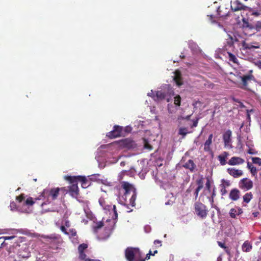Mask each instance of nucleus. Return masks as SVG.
<instances>
[{
  "mask_svg": "<svg viewBox=\"0 0 261 261\" xmlns=\"http://www.w3.org/2000/svg\"><path fill=\"white\" fill-rule=\"evenodd\" d=\"M122 187L124 190L122 196L125 200V204H129L132 206H135V201L137 198V191L136 188L132 184L126 181L122 182Z\"/></svg>",
  "mask_w": 261,
  "mask_h": 261,
  "instance_id": "nucleus-1",
  "label": "nucleus"
},
{
  "mask_svg": "<svg viewBox=\"0 0 261 261\" xmlns=\"http://www.w3.org/2000/svg\"><path fill=\"white\" fill-rule=\"evenodd\" d=\"M81 178L82 180H85V176H66L65 179L68 181L71 184L69 188V193L70 195L74 197L77 198L79 194V190L77 186V179Z\"/></svg>",
  "mask_w": 261,
  "mask_h": 261,
  "instance_id": "nucleus-2",
  "label": "nucleus"
},
{
  "mask_svg": "<svg viewBox=\"0 0 261 261\" xmlns=\"http://www.w3.org/2000/svg\"><path fill=\"white\" fill-rule=\"evenodd\" d=\"M125 256L128 261H145L141 258V252L138 248L127 247L125 250Z\"/></svg>",
  "mask_w": 261,
  "mask_h": 261,
  "instance_id": "nucleus-3",
  "label": "nucleus"
},
{
  "mask_svg": "<svg viewBox=\"0 0 261 261\" xmlns=\"http://www.w3.org/2000/svg\"><path fill=\"white\" fill-rule=\"evenodd\" d=\"M60 190L59 188H46L43 191L41 195L48 203H50L57 198Z\"/></svg>",
  "mask_w": 261,
  "mask_h": 261,
  "instance_id": "nucleus-4",
  "label": "nucleus"
},
{
  "mask_svg": "<svg viewBox=\"0 0 261 261\" xmlns=\"http://www.w3.org/2000/svg\"><path fill=\"white\" fill-rule=\"evenodd\" d=\"M194 211L196 215L202 219L206 218L208 212L206 206L200 202L195 203Z\"/></svg>",
  "mask_w": 261,
  "mask_h": 261,
  "instance_id": "nucleus-5",
  "label": "nucleus"
},
{
  "mask_svg": "<svg viewBox=\"0 0 261 261\" xmlns=\"http://www.w3.org/2000/svg\"><path fill=\"white\" fill-rule=\"evenodd\" d=\"M115 224V219H107L105 222L103 221L97 222L95 226V228L99 229L102 227H104L106 233H109L113 230Z\"/></svg>",
  "mask_w": 261,
  "mask_h": 261,
  "instance_id": "nucleus-6",
  "label": "nucleus"
},
{
  "mask_svg": "<svg viewBox=\"0 0 261 261\" xmlns=\"http://www.w3.org/2000/svg\"><path fill=\"white\" fill-rule=\"evenodd\" d=\"M238 185L240 189L244 191H247L253 188V183L250 179L245 177L239 181Z\"/></svg>",
  "mask_w": 261,
  "mask_h": 261,
  "instance_id": "nucleus-7",
  "label": "nucleus"
},
{
  "mask_svg": "<svg viewBox=\"0 0 261 261\" xmlns=\"http://www.w3.org/2000/svg\"><path fill=\"white\" fill-rule=\"evenodd\" d=\"M123 127L119 125H115L113 127V129L108 133L107 137L110 139H114L119 137L122 135Z\"/></svg>",
  "mask_w": 261,
  "mask_h": 261,
  "instance_id": "nucleus-8",
  "label": "nucleus"
},
{
  "mask_svg": "<svg viewBox=\"0 0 261 261\" xmlns=\"http://www.w3.org/2000/svg\"><path fill=\"white\" fill-rule=\"evenodd\" d=\"M119 146L122 148L127 149L135 148L136 147V144L130 139L126 138L119 141Z\"/></svg>",
  "mask_w": 261,
  "mask_h": 261,
  "instance_id": "nucleus-9",
  "label": "nucleus"
},
{
  "mask_svg": "<svg viewBox=\"0 0 261 261\" xmlns=\"http://www.w3.org/2000/svg\"><path fill=\"white\" fill-rule=\"evenodd\" d=\"M248 7L244 5L239 0H236L231 3V9L233 12L238 11L240 10H247Z\"/></svg>",
  "mask_w": 261,
  "mask_h": 261,
  "instance_id": "nucleus-10",
  "label": "nucleus"
},
{
  "mask_svg": "<svg viewBox=\"0 0 261 261\" xmlns=\"http://www.w3.org/2000/svg\"><path fill=\"white\" fill-rule=\"evenodd\" d=\"M195 184L197 187L194 191V195L195 196V199H196L198 196L199 191L203 188V178L201 176L197 179Z\"/></svg>",
  "mask_w": 261,
  "mask_h": 261,
  "instance_id": "nucleus-11",
  "label": "nucleus"
},
{
  "mask_svg": "<svg viewBox=\"0 0 261 261\" xmlns=\"http://www.w3.org/2000/svg\"><path fill=\"white\" fill-rule=\"evenodd\" d=\"M232 132L230 129L227 130L223 135V140L225 146H228L231 141Z\"/></svg>",
  "mask_w": 261,
  "mask_h": 261,
  "instance_id": "nucleus-12",
  "label": "nucleus"
},
{
  "mask_svg": "<svg viewBox=\"0 0 261 261\" xmlns=\"http://www.w3.org/2000/svg\"><path fill=\"white\" fill-rule=\"evenodd\" d=\"M227 171L229 175L234 178H238L243 174V172L241 170L237 169L234 168H229L227 169Z\"/></svg>",
  "mask_w": 261,
  "mask_h": 261,
  "instance_id": "nucleus-13",
  "label": "nucleus"
},
{
  "mask_svg": "<svg viewBox=\"0 0 261 261\" xmlns=\"http://www.w3.org/2000/svg\"><path fill=\"white\" fill-rule=\"evenodd\" d=\"M244 162V160L240 157L233 156L228 161V164L231 166H235L242 164Z\"/></svg>",
  "mask_w": 261,
  "mask_h": 261,
  "instance_id": "nucleus-14",
  "label": "nucleus"
},
{
  "mask_svg": "<svg viewBox=\"0 0 261 261\" xmlns=\"http://www.w3.org/2000/svg\"><path fill=\"white\" fill-rule=\"evenodd\" d=\"M217 14L220 17H225L228 15L229 10L224 6H219L217 10Z\"/></svg>",
  "mask_w": 261,
  "mask_h": 261,
  "instance_id": "nucleus-15",
  "label": "nucleus"
},
{
  "mask_svg": "<svg viewBox=\"0 0 261 261\" xmlns=\"http://www.w3.org/2000/svg\"><path fill=\"white\" fill-rule=\"evenodd\" d=\"M240 191L238 189L234 188L230 191L229 197L232 200L237 201L240 198Z\"/></svg>",
  "mask_w": 261,
  "mask_h": 261,
  "instance_id": "nucleus-16",
  "label": "nucleus"
},
{
  "mask_svg": "<svg viewBox=\"0 0 261 261\" xmlns=\"http://www.w3.org/2000/svg\"><path fill=\"white\" fill-rule=\"evenodd\" d=\"M253 78V76L251 74L245 75L241 76L243 86L241 87L242 89H246L248 85L247 82L252 80Z\"/></svg>",
  "mask_w": 261,
  "mask_h": 261,
  "instance_id": "nucleus-17",
  "label": "nucleus"
},
{
  "mask_svg": "<svg viewBox=\"0 0 261 261\" xmlns=\"http://www.w3.org/2000/svg\"><path fill=\"white\" fill-rule=\"evenodd\" d=\"M228 155V153L225 151L222 154L219 155L218 156V159L221 165L224 166L226 164V159Z\"/></svg>",
  "mask_w": 261,
  "mask_h": 261,
  "instance_id": "nucleus-18",
  "label": "nucleus"
},
{
  "mask_svg": "<svg viewBox=\"0 0 261 261\" xmlns=\"http://www.w3.org/2000/svg\"><path fill=\"white\" fill-rule=\"evenodd\" d=\"M99 204L102 207L103 209L106 211H109L112 208V206L107 204L106 201L103 198H100L99 199Z\"/></svg>",
  "mask_w": 261,
  "mask_h": 261,
  "instance_id": "nucleus-19",
  "label": "nucleus"
},
{
  "mask_svg": "<svg viewBox=\"0 0 261 261\" xmlns=\"http://www.w3.org/2000/svg\"><path fill=\"white\" fill-rule=\"evenodd\" d=\"M174 80L176 84L178 86H181L182 84V78L181 76V73L179 71H175V76L174 77Z\"/></svg>",
  "mask_w": 261,
  "mask_h": 261,
  "instance_id": "nucleus-20",
  "label": "nucleus"
},
{
  "mask_svg": "<svg viewBox=\"0 0 261 261\" xmlns=\"http://www.w3.org/2000/svg\"><path fill=\"white\" fill-rule=\"evenodd\" d=\"M213 137V135L212 134H211L209 135L207 140H206V141L205 142V143H204V150L205 151H209L210 150V145L212 143Z\"/></svg>",
  "mask_w": 261,
  "mask_h": 261,
  "instance_id": "nucleus-21",
  "label": "nucleus"
},
{
  "mask_svg": "<svg viewBox=\"0 0 261 261\" xmlns=\"http://www.w3.org/2000/svg\"><path fill=\"white\" fill-rule=\"evenodd\" d=\"M242 250L244 252H250L252 249V244L248 241H246L242 245Z\"/></svg>",
  "mask_w": 261,
  "mask_h": 261,
  "instance_id": "nucleus-22",
  "label": "nucleus"
},
{
  "mask_svg": "<svg viewBox=\"0 0 261 261\" xmlns=\"http://www.w3.org/2000/svg\"><path fill=\"white\" fill-rule=\"evenodd\" d=\"M184 167L186 169H189L191 171H193L195 165L193 160H189L185 164Z\"/></svg>",
  "mask_w": 261,
  "mask_h": 261,
  "instance_id": "nucleus-23",
  "label": "nucleus"
},
{
  "mask_svg": "<svg viewBox=\"0 0 261 261\" xmlns=\"http://www.w3.org/2000/svg\"><path fill=\"white\" fill-rule=\"evenodd\" d=\"M15 238V236H14L0 237V242H2V243L0 244V248L4 247L7 245V244L5 243V240H12Z\"/></svg>",
  "mask_w": 261,
  "mask_h": 261,
  "instance_id": "nucleus-24",
  "label": "nucleus"
},
{
  "mask_svg": "<svg viewBox=\"0 0 261 261\" xmlns=\"http://www.w3.org/2000/svg\"><path fill=\"white\" fill-rule=\"evenodd\" d=\"M252 198L253 194L251 192L247 193L243 196V202L246 203H248Z\"/></svg>",
  "mask_w": 261,
  "mask_h": 261,
  "instance_id": "nucleus-25",
  "label": "nucleus"
},
{
  "mask_svg": "<svg viewBox=\"0 0 261 261\" xmlns=\"http://www.w3.org/2000/svg\"><path fill=\"white\" fill-rule=\"evenodd\" d=\"M243 21L244 22V26L242 27L245 31L247 30L252 31L254 30V26L249 24V22L245 21L244 19H243Z\"/></svg>",
  "mask_w": 261,
  "mask_h": 261,
  "instance_id": "nucleus-26",
  "label": "nucleus"
},
{
  "mask_svg": "<svg viewBox=\"0 0 261 261\" xmlns=\"http://www.w3.org/2000/svg\"><path fill=\"white\" fill-rule=\"evenodd\" d=\"M247 10L249 11L251 13V15L255 16L256 17L261 15V7L258 10H254L252 8L248 7V8L247 9Z\"/></svg>",
  "mask_w": 261,
  "mask_h": 261,
  "instance_id": "nucleus-27",
  "label": "nucleus"
},
{
  "mask_svg": "<svg viewBox=\"0 0 261 261\" xmlns=\"http://www.w3.org/2000/svg\"><path fill=\"white\" fill-rule=\"evenodd\" d=\"M156 96L158 100H163L166 97V93L162 91H158L156 93Z\"/></svg>",
  "mask_w": 261,
  "mask_h": 261,
  "instance_id": "nucleus-28",
  "label": "nucleus"
},
{
  "mask_svg": "<svg viewBox=\"0 0 261 261\" xmlns=\"http://www.w3.org/2000/svg\"><path fill=\"white\" fill-rule=\"evenodd\" d=\"M228 55L230 61H231L234 64H238V60L235 55L229 52H228Z\"/></svg>",
  "mask_w": 261,
  "mask_h": 261,
  "instance_id": "nucleus-29",
  "label": "nucleus"
},
{
  "mask_svg": "<svg viewBox=\"0 0 261 261\" xmlns=\"http://www.w3.org/2000/svg\"><path fill=\"white\" fill-rule=\"evenodd\" d=\"M143 144L144 148L145 149H147L149 151L153 149L152 146L149 143L148 140L145 138L143 139Z\"/></svg>",
  "mask_w": 261,
  "mask_h": 261,
  "instance_id": "nucleus-30",
  "label": "nucleus"
},
{
  "mask_svg": "<svg viewBox=\"0 0 261 261\" xmlns=\"http://www.w3.org/2000/svg\"><path fill=\"white\" fill-rule=\"evenodd\" d=\"M188 133H190V132L188 131L186 127H180L179 129L178 134L182 135L183 138H184Z\"/></svg>",
  "mask_w": 261,
  "mask_h": 261,
  "instance_id": "nucleus-31",
  "label": "nucleus"
},
{
  "mask_svg": "<svg viewBox=\"0 0 261 261\" xmlns=\"http://www.w3.org/2000/svg\"><path fill=\"white\" fill-rule=\"evenodd\" d=\"M242 46H243V48L246 49H250L254 48H258V46H253V45H250L249 44L246 43L245 41L243 42Z\"/></svg>",
  "mask_w": 261,
  "mask_h": 261,
  "instance_id": "nucleus-32",
  "label": "nucleus"
},
{
  "mask_svg": "<svg viewBox=\"0 0 261 261\" xmlns=\"http://www.w3.org/2000/svg\"><path fill=\"white\" fill-rule=\"evenodd\" d=\"M77 181H81V184H82V187L83 188H87V187L89 186V185H88V180L87 179V178H86V177L85 176V180H82L81 178H78L77 179Z\"/></svg>",
  "mask_w": 261,
  "mask_h": 261,
  "instance_id": "nucleus-33",
  "label": "nucleus"
},
{
  "mask_svg": "<svg viewBox=\"0 0 261 261\" xmlns=\"http://www.w3.org/2000/svg\"><path fill=\"white\" fill-rule=\"evenodd\" d=\"M229 215L230 217L232 218L235 219L237 217V216H238L237 209L232 208L230 209L229 211Z\"/></svg>",
  "mask_w": 261,
  "mask_h": 261,
  "instance_id": "nucleus-34",
  "label": "nucleus"
},
{
  "mask_svg": "<svg viewBox=\"0 0 261 261\" xmlns=\"http://www.w3.org/2000/svg\"><path fill=\"white\" fill-rule=\"evenodd\" d=\"M87 248V244L83 243L79 246L78 251L79 252H84V250H86Z\"/></svg>",
  "mask_w": 261,
  "mask_h": 261,
  "instance_id": "nucleus-35",
  "label": "nucleus"
},
{
  "mask_svg": "<svg viewBox=\"0 0 261 261\" xmlns=\"http://www.w3.org/2000/svg\"><path fill=\"white\" fill-rule=\"evenodd\" d=\"M252 161L253 163L261 166V159L258 157H252Z\"/></svg>",
  "mask_w": 261,
  "mask_h": 261,
  "instance_id": "nucleus-36",
  "label": "nucleus"
},
{
  "mask_svg": "<svg viewBox=\"0 0 261 261\" xmlns=\"http://www.w3.org/2000/svg\"><path fill=\"white\" fill-rule=\"evenodd\" d=\"M180 102H181V97H180V96L179 95H176L174 97V103L176 106H178L179 107V106H180Z\"/></svg>",
  "mask_w": 261,
  "mask_h": 261,
  "instance_id": "nucleus-37",
  "label": "nucleus"
},
{
  "mask_svg": "<svg viewBox=\"0 0 261 261\" xmlns=\"http://www.w3.org/2000/svg\"><path fill=\"white\" fill-rule=\"evenodd\" d=\"M35 202L33 201V199L32 197L28 198L24 202L25 205L28 206H31L33 205Z\"/></svg>",
  "mask_w": 261,
  "mask_h": 261,
  "instance_id": "nucleus-38",
  "label": "nucleus"
},
{
  "mask_svg": "<svg viewBox=\"0 0 261 261\" xmlns=\"http://www.w3.org/2000/svg\"><path fill=\"white\" fill-rule=\"evenodd\" d=\"M254 29H255L257 32L261 31V21H257L256 22L254 26Z\"/></svg>",
  "mask_w": 261,
  "mask_h": 261,
  "instance_id": "nucleus-39",
  "label": "nucleus"
},
{
  "mask_svg": "<svg viewBox=\"0 0 261 261\" xmlns=\"http://www.w3.org/2000/svg\"><path fill=\"white\" fill-rule=\"evenodd\" d=\"M79 258L82 260L85 261V260L87 259V258H86V254L84 253V252H79Z\"/></svg>",
  "mask_w": 261,
  "mask_h": 261,
  "instance_id": "nucleus-40",
  "label": "nucleus"
},
{
  "mask_svg": "<svg viewBox=\"0 0 261 261\" xmlns=\"http://www.w3.org/2000/svg\"><path fill=\"white\" fill-rule=\"evenodd\" d=\"M221 181L222 184L220 185L223 186L224 187H229L230 185V182L229 180L223 179Z\"/></svg>",
  "mask_w": 261,
  "mask_h": 261,
  "instance_id": "nucleus-41",
  "label": "nucleus"
},
{
  "mask_svg": "<svg viewBox=\"0 0 261 261\" xmlns=\"http://www.w3.org/2000/svg\"><path fill=\"white\" fill-rule=\"evenodd\" d=\"M250 171L253 176H256L257 175V170L255 167L253 166L250 169Z\"/></svg>",
  "mask_w": 261,
  "mask_h": 261,
  "instance_id": "nucleus-42",
  "label": "nucleus"
},
{
  "mask_svg": "<svg viewBox=\"0 0 261 261\" xmlns=\"http://www.w3.org/2000/svg\"><path fill=\"white\" fill-rule=\"evenodd\" d=\"M220 186L221 187L220 192H221V195L222 196H223V195H225L226 194H227V191L226 189V187H224V186H221V185H220Z\"/></svg>",
  "mask_w": 261,
  "mask_h": 261,
  "instance_id": "nucleus-43",
  "label": "nucleus"
},
{
  "mask_svg": "<svg viewBox=\"0 0 261 261\" xmlns=\"http://www.w3.org/2000/svg\"><path fill=\"white\" fill-rule=\"evenodd\" d=\"M10 207L11 211H13L17 209V205L14 201L11 202L10 204Z\"/></svg>",
  "mask_w": 261,
  "mask_h": 261,
  "instance_id": "nucleus-44",
  "label": "nucleus"
},
{
  "mask_svg": "<svg viewBox=\"0 0 261 261\" xmlns=\"http://www.w3.org/2000/svg\"><path fill=\"white\" fill-rule=\"evenodd\" d=\"M16 200L19 202H22L23 200H24L25 199V196H24V195L22 194L21 195H20L19 196L16 197Z\"/></svg>",
  "mask_w": 261,
  "mask_h": 261,
  "instance_id": "nucleus-45",
  "label": "nucleus"
},
{
  "mask_svg": "<svg viewBox=\"0 0 261 261\" xmlns=\"http://www.w3.org/2000/svg\"><path fill=\"white\" fill-rule=\"evenodd\" d=\"M215 16L213 15H208L207 18L210 21H211L212 23H215L216 21L215 20Z\"/></svg>",
  "mask_w": 261,
  "mask_h": 261,
  "instance_id": "nucleus-46",
  "label": "nucleus"
},
{
  "mask_svg": "<svg viewBox=\"0 0 261 261\" xmlns=\"http://www.w3.org/2000/svg\"><path fill=\"white\" fill-rule=\"evenodd\" d=\"M68 232L69 233V235L71 236L72 237H74L76 235V231L75 229L73 228L70 229Z\"/></svg>",
  "mask_w": 261,
  "mask_h": 261,
  "instance_id": "nucleus-47",
  "label": "nucleus"
},
{
  "mask_svg": "<svg viewBox=\"0 0 261 261\" xmlns=\"http://www.w3.org/2000/svg\"><path fill=\"white\" fill-rule=\"evenodd\" d=\"M195 185L193 183H191L189 188L187 190L186 192L188 193H191L194 189Z\"/></svg>",
  "mask_w": 261,
  "mask_h": 261,
  "instance_id": "nucleus-48",
  "label": "nucleus"
},
{
  "mask_svg": "<svg viewBox=\"0 0 261 261\" xmlns=\"http://www.w3.org/2000/svg\"><path fill=\"white\" fill-rule=\"evenodd\" d=\"M199 118H197L195 120H193V124L191 125V128L195 127L197 126L198 123Z\"/></svg>",
  "mask_w": 261,
  "mask_h": 261,
  "instance_id": "nucleus-49",
  "label": "nucleus"
},
{
  "mask_svg": "<svg viewBox=\"0 0 261 261\" xmlns=\"http://www.w3.org/2000/svg\"><path fill=\"white\" fill-rule=\"evenodd\" d=\"M224 250L225 251V252L227 253V254L229 256V257H231L232 255L231 254V252H230V249L227 246H225V248H224Z\"/></svg>",
  "mask_w": 261,
  "mask_h": 261,
  "instance_id": "nucleus-50",
  "label": "nucleus"
},
{
  "mask_svg": "<svg viewBox=\"0 0 261 261\" xmlns=\"http://www.w3.org/2000/svg\"><path fill=\"white\" fill-rule=\"evenodd\" d=\"M61 231L64 232L65 234L69 235V233L67 231V229L65 228V226L62 225L60 227Z\"/></svg>",
  "mask_w": 261,
  "mask_h": 261,
  "instance_id": "nucleus-51",
  "label": "nucleus"
},
{
  "mask_svg": "<svg viewBox=\"0 0 261 261\" xmlns=\"http://www.w3.org/2000/svg\"><path fill=\"white\" fill-rule=\"evenodd\" d=\"M113 207V211H114V215H115V218L114 219H116L117 218V217H118V214L117 213V211H116V206L115 205H113V206L112 207V208Z\"/></svg>",
  "mask_w": 261,
  "mask_h": 261,
  "instance_id": "nucleus-52",
  "label": "nucleus"
},
{
  "mask_svg": "<svg viewBox=\"0 0 261 261\" xmlns=\"http://www.w3.org/2000/svg\"><path fill=\"white\" fill-rule=\"evenodd\" d=\"M201 104V102L199 101V100H196L195 101H194V102H193V106L194 107V109H197V105H200Z\"/></svg>",
  "mask_w": 261,
  "mask_h": 261,
  "instance_id": "nucleus-53",
  "label": "nucleus"
},
{
  "mask_svg": "<svg viewBox=\"0 0 261 261\" xmlns=\"http://www.w3.org/2000/svg\"><path fill=\"white\" fill-rule=\"evenodd\" d=\"M206 188L208 190L210 191L211 189V184L210 181L208 179L207 180V181L205 184Z\"/></svg>",
  "mask_w": 261,
  "mask_h": 261,
  "instance_id": "nucleus-54",
  "label": "nucleus"
},
{
  "mask_svg": "<svg viewBox=\"0 0 261 261\" xmlns=\"http://www.w3.org/2000/svg\"><path fill=\"white\" fill-rule=\"evenodd\" d=\"M217 243H218V245H219V246L222 248L224 249L225 247L226 246L224 243H222L221 242L218 241Z\"/></svg>",
  "mask_w": 261,
  "mask_h": 261,
  "instance_id": "nucleus-55",
  "label": "nucleus"
},
{
  "mask_svg": "<svg viewBox=\"0 0 261 261\" xmlns=\"http://www.w3.org/2000/svg\"><path fill=\"white\" fill-rule=\"evenodd\" d=\"M247 152L250 154H256L257 153V151L252 149H249Z\"/></svg>",
  "mask_w": 261,
  "mask_h": 261,
  "instance_id": "nucleus-56",
  "label": "nucleus"
},
{
  "mask_svg": "<svg viewBox=\"0 0 261 261\" xmlns=\"http://www.w3.org/2000/svg\"><path fill=\"white\" fill-rule=\"evenodd\" d=\"M154 244L156 245H158V246H162V241L159 240H156L154 241Z\"/></svg>",
  "mask_w": 261,
  "mask_h": 261,
  "instance_id": "nucleus-57",
  "label": "nucleus"
},
{
  "mask_svg": "<svg viewBox=\"0 0 261 261\" xmlns=\"http://www.w3.org/2000/svg\"><path fill=\"white\" fill-rule=\"evenodd\" d=\"M237 211L238 216H239L243 213V210L240 207H237Z\"/></svg>",
  "mask_w": 261,
  "mask_h": 261,
  "instance_id": "nucleus-58",
  "label": "nucleus"
},
{
  "mask_svg": "<svg viewBox=\"0 0 261 261\" xmlns=\"http://www.w3.org/2000/svg\"><path fill=\"white\" fill-rule=\"evenodd\" d=\"M151 255V250L149 251V253L146 254L145 258H143V259L148 260L150 258V256Z\"/></svg>",
  "mask_w": 261,
  "mask_h": 261,
  "instance_id": "nucleus-59",
  "label": "nucleus"
},
{
  "mask_svg": "<svg viewBox=\"0 0 261 261\" xmlns=\"http://www.w3.org/2000/svg\"><path fill=\"white\" fill-rule=\"evenodd\" d=\"M65 225L67 227H69L70 226V222L68 220H66L65 223Z\"/></svg>",
  "mask_w": 261,
  "mask_h": 261,
  "instance_id": "nucleus-60",
  "label": "nucleus"
},
{
  "mask_svg": "<svg viewBox=\"0 0 261 261\" xmlns=\"http://www.w3.org/2000/svg\"><path fill=\"white\" fill-rule=\"evenodd\" d=\"M85 261H102V260H100L97 259L87 258V259L85 260Z\"/></svg>",
  "mask_w": 261,
  "mask_h": 261,
  "instance_id": "nucleus-61",
  "label": "nucleus"
},
{
  "mask_svg": "<svg viewBox=\"0 0 261 261\" xmlns=\"http://www.w3.org/2000/svg\"><path fill=\"white\" fill-rule=\"evenodd\" d=\"M259 213L258 212H255L252 213V215L254 217H257L259 215Z\"/></svg>",
  "mask_w": 261,
  "mask_h": 261,
  "instance_id": "nucleus-62",
  "label": "nucleus"
},
{
  "mask_svg": "<svg viewBox=\"0 0 261 261\" xmlns=\"http://www.w3.org/2000/svg\"><path fill=\"white\" fill-rule=\"evenodd\" d=\"M253 167V166L250 162L247 163V168L249 170L251 169V167Z\"/></svg>",
  "mask_w": 261,
  "mask_h": 261,
  "instance_id": "nucleus-63",
  "label": "nucleus"
},
{
  "mask_svg": "<svg viewBox=\"0 0 261 261\" xmlns=\"http://www.w3.org/2000/svg\"><path fill=\"white\" fill-rule=\"evenodd\" d=\"M232 100L233 101L236 102H237V103H240V100L239 99H237V98H235L234 97L232 98Z\"/></svg>",
  "mask_w": 261,
  "mask_h": 261,
  "instance_id": "nucleus-64",
  "label": "nucleus"
}]
</instances>
